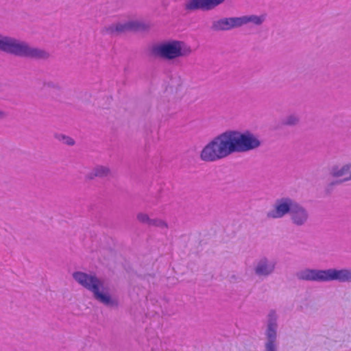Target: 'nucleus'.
<instances>
[{
	"mask_svg": "<svg viewBox=\"0 0 351 351\" xmlns=\"http://www.w3.org/2000/svg\"><path fill=\"white\" fill-rule=\"evenodd\" d=\"M110 174V170L108 167L98 165L95 167L90 172L86 175V178L93 180L95 178H106Z\"/></svg>",
	"mask_w": 351,
	"mask_h": 351,
	"instance_id": "obj_14",
	"label": "nucleus"
},
{
	"mask_svg": "<svg viewBox=\"0 0 351 351\" xmlns=\"http://www.w3.org/2000/svg\"><path fill=\"white\" fill-rule=\"evenodd\" d=\"M45 85L47 86L48 87H51L53 88H58L59 87L58 84L51 82L45 83Z\"/></svg>",
	"mask_w": 351,
	"mask_h": 351,
	"instance_id": "obj_21",
	"label": "nucleus"
},
{
	"mask_svg": "<svg viewBox=\"0 0 351 351\" xmlns=\"http://www.w3.org/2000/svg\"><path fill=\"white\" fill-rule=\"evenodd\" d=\"M264 16L246 15L239 17V26L241 27L248 23H252L256 25H261L265 21Z\"/></svg>",
	"mask_w": 351,
	"mask_h": 351,
	"instance_id": "obj_15",
	"label": "nucleus"
},
{
	"mask_svg": "<svg viewBox=\"0 0 351 351\" xmlns=\"http://www.w3.org/2000/svg\"><path fill=\"white\" fill-rule=\"evenodd\" d=\"M228 131L215 136L202 150L200 158L205 162H215L232 154Z\"/></svg>",
	"mask_w": 351,
	"mask_h": 351,
	"instance_id": "obj_4",
	"label": "nucleus"
},
{
	"mask_svg": "<svg viewBox=\"0 0 351 351\" xmlns=\"http://www.w3.org/2000/svg\"><path fill=\"white\" fill-rule=\"evenodd\" d=\"M149 29V25L148 24L138 21H132L125 23H118L106 26L101 30V33L110 36H117L126 32L146 31Z\"/></svg>",
	"mask_w": 351,
	"mask_h": 351,
	"instance_id": "obj_8",
	"label": "nucleus"
},
{
	"mask_svg": "<svg viewBox=\"0 0 351 351\" xmlns=\"http://www.w3.org/2000/svg\"><path fill=\"white\" fill-rule=\"evenodd\" d=\"M351 169V164H346L341 167L333 166L330 170V175L334 178H339L347 175Z\"/></svg>",
	"mask_w": 351,
	"mask_h": 351,
	"instance_id": "obj_16",
	"label": "nucleus"
},
{
	"mask_svg": "<svg viewBox=\"0 0 351 351\" xmlns=\"http://www.w3.org/2000/svg\"><path fill=\"white\" fill-rule=\"evenodd\" d=\"M8 117V113L0 109V120L5 119Z\"/></svg>",
	"mask_w": 351,
	"mask_h": 351,
	"instance_id": "obj_22",
	"label": "nucleus"
},
{
	"mask_svg": "<svg viewBox=\"0 0 351 351\" xmlns=\"http://www.w3.org/2000/svg\"><path fill=\"white\" fill-rule=\"evenodd\" d=\"M300 122V117L295 114H289L281 120V124L286 126H295Z\"/></svg>",
	"mask_w": 351,
	"mask_h": 351,
	"instance_id": "obj_17",
	"label": "nucleus"
},
{
	"mask_svg": "<svg viewBox=\"0 0 351 351\" xmlns=\"http://www.w3.org/2000/svg\"><path fill=\"white\" fill-rule=\"evenodd\" d=\"M296 201L290 197H282L277 199L274 205V208L267 213L269 219H280L291 214Z\"/></svg>",
	"mask_w": 351,
	"mask_h": 351,
	"instance_id": "obj_9",
	"label": "nucleus"
},
{
	"mask_svg": "<svg viewBox=\"0 0 351 351\" xmlns=\"http://www.w3.org/2000/svg\"><path fill=\"white\" fill-rule=\"evenodd\" d=\"M56 138L59 141H63L64 144L68 145H73L75 144V141L72 138L64 134H56Z\"/></svg>",
	"mask_w": 351,
	"mask_h": 351,
	"instance_id": "obj_20",
	"label": "nucleus"
},
{
	"mask_svg": "<svg viewBox=\"0 0 351 351\" xmlns=\"http://www.w3.org/2000/svg\"><path fill=\"white\" fill-rule=\"evenodd\" d=\"M290 219L291 223L295 226H303L308 221V211L302 205L296 202L290 214Z\"/></svg>",
	"mask_w": 351,
	"mask_h": 351,
	"instance_id": "obj_12",
	"label": "nucleus"
},
{
	"mask_svg": "<svg viewBox=\"0 0 351 351\" xmlns=\"http://www.w3.org/2000/svg\"><path fill=\"white\" fill-rule=\"evenodd\" d=\"M232 153H243L259 147L261 142L259 138L249 130L240 132L228 130Z\"/></svg>",
	"mask_w": 351,
	"mask_h": 351,
	"instance_id": "obj_6",
	"label": "nucleus"
},
{
	"mask_svg": "<svg viewBox=\"0 0 351 351\" xmlns=\"http://www.w3.org/2000/svg\"><path fill=\"white\" fill-rule=\"evenodd\" d=\"M150 51L155 57L171 60L189 56L191 49L182 41L169 40L154 45Z\"/></svg>",
	"mask_w": 351,
	"mask_h": 351,
	"instance_id": "obj_5",
	"label": "nucleus"
},
{
	"mask_svg": "<svg viewBox=\"0 0 351 351\" xmlns=\"http://www.w3.org/2000/svg\"><path fill=\"white\" fill-rule=\"evenodd\" d=\"M149 227H158L160 228H167L168 225L167 223L162 219L155 218V219H151L149 224Z\"/></svg>",
	"mask_w": 351,
	"mask_h": 351,
	"instance_id": "obj_18",
	"label": "nucleus"
},
{
	"mask_svg": "<svg viewBox=\"0 0 351 351\" xmlns=\"http://www.w3.org/2000/svg\"><path fill=\"white\" fill-rule=\"evenodd\" d=\"M136 219L142 224H145L149 226L151 218L149 215L145 213H138L136 215Z\"/></svg>",
	"mask_w": 351,
	"mask_h": 351,
	"instance_id": "obj_19",
	"label": "nucleus"
},
{
	"mask_svg": "<svg viewBox=\"0 0 351 351\" xmlns=\"http://www.w3.org/2000/svg\"><path fill=\"white\" fill-rule=\"evenodd\" d=\"M278 315L276 311L271 309L267 316V324L265 331V341L263 351H278Z\"/></svg>",
	"mask_w": 351,
	"mask_h": 351,
	"instance_id": "obj_7",
	"label": "nucleus"
},
{
	"mask_svg": "<svg viewBox=\"0 0 351 351\" xmlns=\"http://www.w3.org/2000/svg\"><path fill=\"white\" fill-rule=\"evenodd\" d=\"M239 27V17H229L214 21L211 29L214 31H228Z\"/></svg>",
	"mask_w": 351,
	"mask_h": 351,
	"instance_id": "obj_13",
	"label": "nucleus"
},
{
	"mask_svg": "<svg viewBox=\"0 0 351 351\" xmlns=\"http://www.w3.org/2000/svg\"><path fill=\"white\" fill-rule=\"evenodd\" d=\"M276 261L263 256L254 263V272L259 278H267L272 275L276 269Z\"/></svg>",
	"mask_w": 351,
	"mask_h": 351,
	"instance_id": "obj_10",
	"label": "nucleus"
},
{
	"mask_svg": "<svg viewBox=\"0 0 351 351\" xmlns=\"http://www.w3.org/2000/svg\"><path fill=\"white\" fill-rule=\"evenodd\" d=\"M295 276L299 280L312 282H330L337 280L341 282H351V269H317L306 268L298 271Z\"/></svg>",
	"mask_w": 351,
	"mask_h": 351,
	"instance_id": "obj_3",
	"label": "nucleus"
},
{
	"mask_svg": "<svg viewBox=\"0 0 351 351\" xmlns=\"http://www.w3.org/2000/svg\"><path fill=\"white\" fill-rule=\"evenodd\" d=\"M72 276L79 285L92 293L93 298L99 303L110 308L119 306L118 298L111 295L109 287L106 285L104 280L98 278L95 274L75 271Z\"/></svg>",
	"mask_w": 351,
	"mask_h": 351,
	"instance_id": "obj_1",
	"label": "nucleus"
},
{
	"mask_svg": "<svg viewBox=\"0 0 351 351\" xmlns=\"http://www.w3.org/2000/svg\"><path fill=\"white\" fill-rule=\"evenodd\" d=\"M225 0H188L184 5L187 11H208L223 3Z\"/></svg>",
	"mask_w": 351,
	"mask_h": 351,
	"instance_id": "obj_11",
	"label": "nucleus"
},
{
	"mask_svg": "<svg viewBox=\"0 0 351 351\" xmlns=\"http://www.w3.org/2000/svg\"><path fill=\"white\" fill-rule=\"evenodd\" d=\"M0 51L16 57L46 60L49 53L44 49L32 47L28 43L0 34Z\"/></svg>",
	"mask_w": 351,
	"mask_h": 351,
	"instance_id": "obj_2",
	"label": "nucleus"
}]
</instances>
